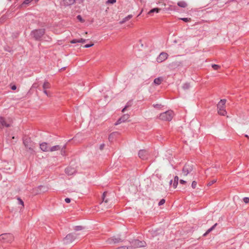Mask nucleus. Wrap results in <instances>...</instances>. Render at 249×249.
Segmentation results:
<instances>
[{
    "mask_svg": "<svg viewBox=\"0 0 249 249\" xmlns=\"http://www.w3.org/2000/svg\"><path fill=\"white\" fill-rule=\"evenodd\" d=\"M106 193H105V192L103 194V196H102L103 202L101 203V204L104 207H107L106 206V204L108 202V199L106 198Z\"/></svg>",
    "mask_w": 249,
    "mask_h": 249,
    "instance_id": "16",
    "label": "nucleus"
},
{
    "mask_svg": "<svg viewBox=\"0 0 249 249\" xmlns=\"http://www.w3.org/2000/svg\"><path fill=\"white\" fill-rule=\"evenodd\" d=\"M43 88L44 89H46L50 88V85L49 83L46 82L43 85Z\"/></svg>",
    "mask_w": 249,
    "mask_h": 249,
    "instance_id": "24",
    "label": "nucleus"
},
{
    "mask_svg": "<svg viewBox=\"0 0 249 249\" xmlns=\"http://www.w3.org/2000/svg\"><path fill=\"white\" fill-rule=\"evenodd\" d=\"M216 225H217L216 223L212 227H211V228L208 229V231H207V232L204 234V236H206L208 233L211 232L215 228V227L216 226Z\"/></svg>",
    "mask_w": 249,
    "mask_h": 249,
    "instance_id": "23",
    "label": "nucleus"
},
{
    "mask_svg": "<svg viewBox=\"0 0 249 249\" xmlns=\"http://www.w3.org/2000/svg\"><path fill=\"white\" fill-rule=\"evenodd\" d=\"M193 165L191 164H188L185 165L182 169V172L181 173L182 177H185L188 175H189V177L192 176L191 173L193 171Z\"/></svg>",
    "mask_w": 249,
    "mask_h": 249,
    "instance_id": "3",
    "label": "nucleus"
},
{
    "mask_svg": "<svg viewBox=\"0 0 249 249\" xmlns=\"http://www.w3.org/2000/svg\"><path fill=\"white\" fill-rule=\"evenodd\" d=\"M118 249H128V248L127 247H121L120 248H119Z\"/></svg>",
    "mask_w": 249,
    "mask_h": 249,
    "instance_id": "42",
    "label": "nucleus"
},
{
    "mask_svg": "<svg viewBox=\"0 0 249 249\" xmlns=\"http://www.w3.org/2000/svg\"><path fill=\"white\" fill-rule=\"evenodd\" d=\"M33 0H25L24 2V3L27 4L31 2Z\"/></svg>",
    "mask_w": 249,
    "mask_h": 249,
    "instance_id": "37",
    "label": "nucleus"
},
{
    "mask_svg": "<svg viewBox=\"0 0 249 249\" xmlns=\"http://www.w3.org/2000/svg\"><path fill=\"white\" fill-rule=\"evenodd\" d=\"M163 78L161 77H159L155 78L154 80V83L156 85H159L161 83Z\"/></svg>",
    "mask_w": 249,
    "mask_h": 249,
    "instance_id": "18",
    "label": "nucleus"
},
{
    "mask_svg": "<svg viewBox=\"0 0 249 249\" xmlns=\"http://www.w3.org/2000/svg\"><path fill=\"white\" fill-rule=\"evenodd\" d=\"M186 181L185 180H184V179H180V183L181 184H184L186 182Z\"/></svg>",
    "mask_w": 249,
    "mask_h": 249,
    "instance_id": "43",
    "label": "nucleus"
},
{
    "mask_svg": "<svg viewBox=\"0 0 249 249\" xmlns=\"http://www.w3.org/2000/svg\"><path fill=\"white\" fill-rule=\"evenodd\" d=\"M160 10V9L158 8H155L152 9L151 10H150L149 11V12L148 13V14H150L153 13H158L159 12Z\"/></svg>",
    "mask_w": 249,
    "mask_h": 249,
    "instance_id": "21",
    "label": "nucleus"
},
{
    "mask_svg": "<svg viewBox=\"0 0 249 249\" xmlns=\"http://www.w3.org/2000/svg\"><path fill=\"white\" fill-rule=\"evenodd\" d=\"M245 137H246L248 138V137H249V136H248V135H245Z\"/></svg>",
    "mask_w": 249,
    "mask_h": 249,
    "instance_id": "49",
    "label": "nucleus"
},
{
    "mask_svg": "<svg viewBox=\"0 0 249 249\" xmlns=\"http://www.w3.org/2000/svg\"><path fill=\"white\" fill-rule=\"evenodd\" d=\"M32 34L34 37L38 39L43 36L44 34V30L42 29L35 30L32 31Z\"/></svg>",
    "mask_w": 249,
    "mask_h": 249,
    "instance_id": "4",
    "label": "nucleus"
},
{
    "mask_svg": "<svg viewBox=\"0 0 249 249\" xmlns=\"http://www.w3.org/2000/svg\"><path fill=\"white\" fill-rule=\"evenodd\" d=\"M146 243L144 241H140L138 240H135L132 243V247L134 248H138L144 247Z\"/></svg>",
    "mask_w": 249,
    "mask_h": 249,
    "instance_id": "6",
    "label": "nucleus"
},
{
    "mask_svg": "<svg viewBox=\"0 0 249 249\" xmlns=\"http://www.w3.org/2000/svg\"><path fill=\"white\" fill-rule=\"evenodd\" d=\"M40 148L41 151L45 152H49L50 147L47 142H43L40 144Z\"/></svg>",
    "mask_w": 249,
    "mask_h": 249,
    "instance_id": "10",
    "label": "nucleus"
},
{
    "mask_svg": "<svg viewBox=\"0 0 249 249\" xmlns=\"http://www.w3.org/2000/svg\"><path fill=\"white\" fill-rule=\"evenodd\" d=\"M77 18L79 20H80V21H82V18H81V17L80 16H77Z\"/></svg>",
    "mask_w": 249,
    "mask_h": 249,
    "instance_id": "45",
    "label": "nucleus"
},
{
    "mask_svg": "<svg viewBox=\"0 0 249 249\" xmlns=\"http://www.w3.org/2000/svg\"><path fill=\"white\" fill-rule=\"evenodd\" d=\"M132 17V16L131 15H128L127 17L124 18L121 21H120V23L123 24L125 22L128 21L130 18H131Z\"/></svg>",
    "mask_w": 249,
    "mask_h": 249,
    "instance_id": "20",
    "label": "nucleus"
},
{
    "mask_svg": "<svg viewBox=\"0 0 249 249\" xmlns=\"http://www.w3.org/2000/svg\"><path fill=\"white\" fill-rule=\"evenodd\" d=\"M174 113L171 110H168L160 114L159 118L163 121H170L172 120Z\"/></svg>",
    "mask_w": 249,
    "mask_h": 249,
    "instance_id": "2",
    "label": "nucleus"
},
{
    "mask_svg": "<svg viewBox=\"0 0 249 249\" xmlns=\"http://www.w3.org/2000/svg\"><path fill=\"white\" fill-rule=\"evenodd\" d=\"M112 242L114 243H118L121 241L119 238L113 237L112 239Z\"/></svg>",
    "mask_w": 249,
    "mask_h": 249,
    "instance_id": "25",
    "label": "nucleus"
},
{
    "mask_svg": "<svg viewBox=\"0 0 249 249\" xmlns=\"http://www.w3.org/2000/svg\"><path fill=\"white\" fill-rule=\"evenodd\" d=\"M190 87V85L189 83H185L183 86V89H188Z\"/></svg>",
    "mask_w": 249,
    "mask_h": 249,
    "instance_id": "27",
    "label": "nucleus"
},
{
    "mask_svg": "<svg viewBox=\"0 0 249 249\" xmlns=\"http://www.w3.org/2000/svg\"><path fill=\"white\" fill-rule=\"evenodd\" d=\"M65 201L66 203H69L71 202V199L69 198H65Z\"/></svg>",
    "mask_w": 249,
    "mask_h": 249,
    "instance_id": "38",
    "label": "nucleus"
},
{
    "mask_svg": "<svg viewBox=\"0 0 249 249\" xmlns=\"http://www.w3.org/2000/svg\"><path fill=\"white\" fill-rule=\"evenodd\" d=\"M196 185H197V183L196 181H193L192 183V187L193 188V189H195L196 188Z\"/></svg>",
    "mask_w": 249,
    "mask_h": 249,
    "instance_id": "30",
    "label": "nucleus"
},
{
    "mask_svg": "<svg viewBox=\"0 0 249 249\" xmlns=\"http://www.w3.org/2000/svg\"><path fill=\"white\" fill-rule=\"evenodd\" d=\"M212 67L214 69V70H218L220 67L219 66L217 65H216V64H213L212 65Z\"/></svg>",
    "mask_w": 249,
    "mask_h": 249,
    "instance_id": "31",
    "label": "nucleus"
},
{
    "mask_svg": "<svg viewBox=\"0 0 249 249\" xmlns=\"http://www.w3.org/2000/svg\"><path fill=\"white\" fill-rule=\"evenodd\" d=\"M244 201L245 203H248L249 202V197H245L244 198Z\"/></svg>",
    "mask_w": 249,
    "mask_h": 249,
    "instance_id": "33",
    "label": "nucleus"
},
{
    "mask_svg": "<svg viewBox=\"0 0 249 249\" xmlns=\"http://www.w3.org/2000/svg\"><path fill=\"white\" fill-rule=\"evenodd\" d=\"M168 54L166 53H161L157 58V61L161 63L167 59Z\"/></svg>",
    "mask_w": 249,
    "mask_h": 249,
    "instance_id": "8",
    "label": "nucleus"
},
{
    "mask_svg": "<svg viewBox=\"0 0 249 249\" xmlns=\"http://www.w3.org/2000/svg\"><path fill=\"white\" fill-rule=\"evenodd\" d=\"M181 19L183 20L185 22H188L189 20L188 18H181Z\"/></svg>",
    "mask_w": 249,
    "mask_h": 249,
    "instance_id": "39",
    "label": "nucleus"
},
{
    "mask_svg": "<svg viewBox=\"0 0 249 249\" xmlns=\"http://www.w3.org/2000/svg\"><path fill=\"white\" fill-rule=\"evenodd\" d=\"M172 182H173V180H171L170 181V182H169V184H170V185H171V184H172Z\"/></svg>",
    "mask_w": 249,
    "mask_h": 249,
    "instance_id": "47",
    "label": "nucleus"
},
{
    "mask_svg": "<svg viewBox=\"0 0 249 249\" xmlns=\"http://www.w3.org/2000/svg\"><path fill=\"white\" fill-rule=\"evenodd\" d=\"M216 181V180H215V179H214V180H212V181L210 182L208 184V185L210 186V185H211L212 184H213V183H215Z\"/></svg>",
    "mask_w": 249,
    "mask_h": 249,
    "instance_id": "34",
    "label": "nucleus"
},
{
    "mask_svg": "<svg viewBox=\"0 0 249 249\" xmlns=\"http://www.w3.org/2000/svg\"><path fill=\"white\" fill-rule=\"evenodd\" d=\"M43 92H44V93L46 95H47V96H48V93H47V91H46V89H44Z\"/></svg>",
    "mask_w": 249,
    "mask_h": 249,
    "instance_id": "46",
    "label": "nucleus"
},
{
    "mask_svg": "<svg viewBox=\"0 0 249 249\" xmlns=\"http://www.w3.org/2000/svg\"><path fill=\"white\" fill-rule=\"evenodd\" d=\"M126 107H125L123 109H122V111L124 112V110L126 109Z\"/></svg>",
    "mask_w": 249,
    "mask_h": 249,
    "instance_id": "48",
    "label": "nucleus"
},
{
    "mask_svg": "<svg viewBox=\"0 0 249 249\" xmlns=\"http://www.w3.org/2000/svg\"><path fill=\"white\" fill-rule=\"evenodd\" d=\"M75 239V236L73 234H69L65 238V243L69 244L73 241Z\"/></svg>",
    "mask_w": 249,
    "mask_h": 249,
    "instance_id": "12",
    "label": "nucleus"
},
{
    "mask_svg": "<svg viewBox=\"0 0 249 249\" xmlns=\"http://www.w3.org/2000/svg\"><path fill=\"white\" fill-rule=\"evenodd\" d=\"M24 144L29 151H30L31 152L34 151L35 147L33 145H29L26 142H24Z\"/></svg>",
    "mask_w": 249,
    "mask_h": 249,
    "instance_id": "17",
    "label": "nucleus"
},
{
    "mask_svg": "<svg viewBox=\"0 0 249 249\" xmlns=\"http://www.w3.org/2000/svg\"><path fill=\"white\" fill-rule=\"evenodd\" d=\"M116 2V0H107L106 1L107 4H114Z\"/></svg>",
    "mask_w": 249,
    "mask_h": 249,
    "instance_id": "28",
    "label": "nucleus"
},
{
    "mask_svg": "<svg viewBox=\"0 0 249 249\" xmlns=\"http://www.w3.org/2000/svg\"><path fill=\"white\" fill-rule=\"evenodd\" d=\"M17 89V87L16 85H13L11 86V89L13 90H16Z\"/></svg>",
    "mask_w": 249,
    "mask_h": 249,
    "instance_id": "40",
    "label": "nucleus"
},
{
    "mask_svg": "<svg viewBox=\"0 0 249 249\" xmlns=\"http://www.w3.org/2000/svg\"><path fill=\"white\" fill-rule=\"evenodd\" d=\"M17 200H18V203L20 205H21L22 206V207H24V202L23 201H22V200H21V199H20V198H18L17 199Z\"/></svg>",
    "mask_w": 249,
    "mask_h": 249,
    "instance_id": "26",
    "label": "nucleus"
},
{
    "mask_svg": "<svg viewBox=\"0 0 249 249\" xmlns=\"http://www.w3.org/2000/svg\"><path fill=\"white\" fill-rule=\"evenodd\" d=\"M104 146H105V145H104V143H102V144H101L100 145V149L101 150L103 149V148H104Z\"/></svg>",
    "mask_w": 249,
    "mask_h": 249,
    "instance_id": "41",
    "label": "nucleus"
},
{
    "mask_svg": "<svg viewBox=\"0 0 249 249\" xmlns=\"http://www.w3.org/2000/svg\"><path fill=\"white\" fill-rule=\"evenodd\" d=\"M65 146L61 147L58 145L53 146L51 147H50L49 152H53L56 151H60L61 154L62 155H64L65 154V151L63 150V148Z\"/></svg>",
    "mask_w": 249,
    "mask_h": 249,
    "instance_id": "5",
    "label": "nucleus"
},
{
    "mask_svg": "<svg viewBox=\"0 0 249 249\" xmlns=\"http://www.w3.org/2000/svg\"><path fill=\"white\" fill-rule=\"evenodd\" d=\"M138 155L139 157L143 160L146 159L147 157V153L146 151L143 150H140Z\"/></svg>",
    "mask_w": 249,
    "mask_h": 249,
    "instance_id": "14",
    "label": "nucleus"
},
{
    "mask_svg": "<svg viewBox=\"0 0 249 249\" xmlns=\"http://www.w3.org/2000/svg\"><path fill=\"white\" fill-rule=\"evenodd\" d=\"M0 239L1 240H5L7 242H11L13 239V235L10 233H5L0 235Z\"/></svg>",
    "mask_w": 249,
    "mask_h": 249,
    "instance_id": "7",
    "label": "nucleus"
},
{
    "mask_svg": "<svg viewBox=\"0 0 249 249\" xmlns=\"http://www.w3.org/2000/svg\"><path fill=\"white\" fill-rule=\"evenodd\" d=\"M93 45H94V44L93 43H91L89 44H86L84 46V47L86 48H88L93 46Z\"/></svg>",
    "mask_w": 249,
    "mask_h": 249,
    "instance_id": "32",
    "label": "nucleus"
},
{
    "mask_svg": "<svg viewBox=\"0 0 249 249\" xmlns=\"http://www.w3.org/2000/svg\"><path fill=\"white\" fill-rule=\"evenodd\" d=\"M66 173L68 175H72L76 172V170L75 167L72 166H69L65 169Z\"/></svg>",
    "mask_w": 249,
    "mask_h": 249,
    "instance_id": "9",
    "label": "nucleus"
},
{
    "mask_svg": "<svg viewBox=\"0 0 249 249\" xmlns=\"http://www.w3.org/2000/svg\"><path fill=\"white\" fill-rule=\"evenodd\" d=\"M0 123L2 125L8 127L11 126L10 124L7 123L4 119L1 117H0Z\"/></svg>",
    "mask_w": 249,
    "mask_h": 249,
    "instance_id": "15",
    "label": "nucleus"
},
{
    "mask_svg": "<svg viewBox=\"0 0 249 249\" xmlns=\"http://www.w3.org/2000/svg\"><path fill=\"white\" fill-rule=\"evenodd\" d=\"M86 42V40L83 38L78 40V43H84Z\"/></svg>",
    "mask_w": 249,
    "mask_h": 249,
    "instance_id": "35",
    "label": "nucleus"
},
{
    "mask_svg": "<svg viewBox=\"0 0 249 249\" xmlns=\"http://www.w3.org/2000/svg\"><path fill=\"white\" fill-rule=\"evenodd\" d=\"M71 43H73H73H78V40H77V39H73V40H71Z\"/></svg>",
    "mask_w": 249,
    "mask_h": 249,
    "instance_id": "36",
    "label": "nucleus"
},
{
    "mask_svg": "<svg viewBox=\"0 0 249 249\" xmlns=\"http://www.w3.org/2000/svg\"><path fill=\"white\" fill-rule=\"evenodd\" d=\"M178 176H175L174 178V183H173V187L174 188H176L177 187L178 182Z\"/></svg>",
    "mask_w": 249,
    "mask_h": 249,
    "instance_id": "19",
    "label": "nucleus"
},
{
    "mask_svg": "<svg viewBox=\"0 0 249 249\" xmlns=\"http://www.w3.org/2000/svg\"><path fill=\"white\" fill-rule=\"evenodd\" d=\"M129 118V115L127 114L124 115L122 116L115 123V125H117L118 124H121L122 122H125L128 120Z\"/></svg>",
    "mask_w": 249,
    "mask_h": 249,
    "instance_id": "11",
    "label": "nucleus"
},
{
    "mask_svg": "<svg viewBox=\"0 0 249 249\" xmlns=\"http://www.w3.org/2000/svg\"><path fill=\"white\" fill-rule=\"evenodd\" d=\"M226 102L225 99H222L217 104V111L220 115L225 116L227 114V111L225 110Z\"/></svg>",
    "mask_w": 249,
    "mask_h": 249,
    "instance_id": "1",
    "label": "nucleus"
},
{
    "mask_svg": "<svg viewBox=\"0 0 249 249\" xmlns=\"http://www.w3.org/2000/svg\"><path fill=\"white\" fill-rule=\"evenodd\" d=\"M74 2L75 0H63L61 5L66 7L72 5Z\"/></svg>",
    "mask_w": 249,
    "mask_h": 249,
    "instance_id": "13",
    "label": "nucleus"
},
{
    "mask_svg": "<svg viewBox=\"0 0 249 249\" xmlns=\"http://www.w3.org/2000/svg\"><path fill=\"white\" fill-rule=\"evenodd\" d=\"M178 5L181 7L184 8L187 6V4L184 1H180L178 3Z\"/></svg>",
    "mask_w": 249,
    "mask_h": 249,
    "instance_id": "22",
    "label": "nucleus"
},
{
    "mask_svg": "<svg viewBox=\"0 0 249 249\" xmlns=\"http://www.w3.org/2000/svg\"><path fill=\"white\" fill-rule=\"evenodd\" d=\"M82 229V227L80 226H78L76 227L75 230L77 231L81 230Z\"/></svg>",
    "mask_w": 249,
    "mask_h": 249,
    "instance_id": "44",
    "label": "nucleus"
},
{
    "mask_svg": "<svg viewBox=\"0 0 249 249\" xmlns=\"http://www.w3.org/2000/svg\"><path fill=\"white\" fill-rule=\"evenodd\" d=\"M165 202V200L164 199H161L158 203L159 206H161L163 205Z\"/></svg>",
    "mask_w": 249,
    "mask_h": 249,
    "instance_id": "29",
    "label": "nucleus"
},
{
    "mask_svg": "<svg viewBox=\"0 0 249 249\" xmlns=\"http://www.w3.org/2000/svg\"><path fill=\"white\" fill-rule=\"evenodd\" d=\"M82 0V1H83V0Z\"/></svg>",
    "mask_w": 249,
    "mask_h": 249,
    "instance_id": "50",
    "label": "nucleus"
}]
</instances>
